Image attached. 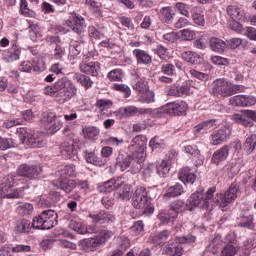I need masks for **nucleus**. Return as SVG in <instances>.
<instances>
[{"label": "nucleus", "mask_w": 256, "mask_h": 256, "mask_svg": "<svg viewBox=\"0 0 256 256\" xmlns=\"http://www.w3.org/2000/svg\"><path fill=\"white\" fill-rule=\"evenodd\" d=\"M239 183L233 182L224 194H216V203L222 208L233 203L237 197H239Z\"/></svg>", "instance_id": "nucleus-9"}, {"label": "nucleus", "mask_w": 256, "mask_h": 256, "mask_svg": "<svg viewBox=\"0 0 256 256\" xmlns=\"http://www.w3.org/2000/svg\"><path fill=\"white\" fill-rule=\"evenodd\" d=\"M215 187L209 188L204 194L203 191L194 192L189 199V207L195 209L199 207L200 209H209L210 205L213 203V198L215 197Z\"/></svg>", "instance_id": "nucleus-5"}, {"label": "nucleus", "mask_w": 256, "mask_h": 256, "mask_svg": "<svg viewBox=\"0 0 256 256\" xmlns=\"http://www.w3.org/2000/svg\"><path fill=\"white\" fill-rule=\"evenodd\" d=\"M15 231L17 233H29L31 231V221L20 219L16 222Z\"/></svg>", "instance_id": "nucleus-45"}, {"label": "nucleus", "mask_w": 256, "mask_h": 256, "mask_svg": "<svg viewBox=\"0 0 256 256\" xmlns=\"http://www.w3.org/2000/svg\"><path fill=\"white\" fill-rule=\"evenodd\" d=\"M183 211H193V206L185 204L182 200H176L170 204L169 216L171 219H177Z\"/></svg>", "instance_id": "nucleus-18"}, {"label": "nucleus", "mask_w": 256, "mask_h": 256, "mask_svg": "<svg viewBox=\"0 0 256 256\" xmlns=\"http://www.w3.org/2000/svg\"><path fill=\"white\" fill-rule=\"evenodd\" d=\"M72 79L80 83L85 89H91V87H93V80H91V77L88 75L77 72L73 74Z\"/></svg>", "instance_id": "nucleus-39"}, {"label": "nucleus", "mask_w": 256, "mask_h": 256, "mask_svg": "<svg viewBox=\"0 0 256 256\" xmlns=\"http://www.w3.org/2000/svg\"><path fill=\"white\" fill-rule=\"evenodd\" d=\"M230 151V145H224L219 149L215 150L211 157V163L216 166L221 165V163L227 161V159L229 158Z\"/></svg>", "instance_id": "nucleus-19"}, {"label": "nucleus", "mask_w": 256, "mask_h": 256, "mask_svg": "<svg viewBox=\"0 0 256 256\" xmlns=\"http://www.w3.org/2000/svg\"><path fill=\"white\" fill-rule=\"evenodd\" d=\"M133 89H135V91L138 93H145L149 90V86H147V80L144 78H139L133 85Z\"/></svg>", "instance_id": "nucleus-53"}, {"label": "nucleus", "mask_w": 256, "mask_h": 256, "mask_svg": "<svg viewBox=\"0 0 256 256\" xmlns=\"http://www.w3.org/2000/svg\"><path fill=\"white\" fill-rule=\"evenodd\" d=\"M53 55L54 59H63V57H65V47L61 44H56Z\"/></svg>", "instance_id": "nucleus-64"}, {"label": "nucleus", "mask_w": 256, "mask_h": 256, "mask_svg": "<svg viewBox=\"0 0 256 256\" xmlns=\"http://www.w3.org/2000/svg\"><path fill=\"white\" fill-rule=\"evenodd\" d=\"M187 103L183 101L168 103L160 110H157V116L161 117L160 113H168L169 115H183L187 111Z\"/></svg>", "instance_id": "nucleus-13"}, {"label": "nucleus", "mask_w": 256, "mask_h": 256, "mask_svg": "<svg viewBox=\"0 0 256 256\" xmlns=\"http://www.w3.org/2000/svg\"><path fill=\"white\" fill-rule=\"evenodd\" d=\"M108 79L110 81H121L123 79V70L114 69L108 73Z\"/></svg>", "instance_id": "nucleus-61"}, {"label": "nucleus", "mask_w": 256, "mask_h": 256, "mask_svg": "<svg viewBox=\"0 0 256 256\" xmlns=\"http://www.w3.org/2000/svg\"><path fill=\"white\" fill-rule=\"evenodd\" d=\"M89 218L92 220V225L86 226V233H99L97 231V223L104 225L105 223H115V217L113 214L101 211L99 213H90Z\"/></svg>", "instance_id": "nucleus-8"}, {"label": "nucleus", "mask_w": 256, "mask_h": 256, "mask_svg": "<svg viewBox=\"0 0 256 256\" xmlns=\"http://www.w3.org/2000/svg\"><path fill=\"white\" fill-rule=\"evenodd\" d=\"M42 121L43 123H47L46 128L51 135H54V133H57V131H60L61 127H63V115L61 114L44 112L42 114Z\"/></svg>", "instance_id": "nucleus-10"}, {"label": "nucleus", "mask_w": 256, "mask_h": 256, "mask_svg": "<svg viewBox=\"0 0 256 256\" xmlns=\"http://www.w3.org/2000/svg\"><path fill=\"white\" fill-rule=\"evenodd\" d=\"M228 244L223 248L221 256H235L239 251V243L235 238V233H230L226 236Z\"/></svg>", "instance_id": "nucleus-17"}, {"label": "nucleus", "mask_w": 256, "mask_h": 256, "mask_svg": "<svg viewBox=\"0 0 256 256\" xmlns=\"http://www.w3.org/2000/svg\"><path fill=\"white\" fill-rule=\"evenodd\" d=\"M70 229L75 231L79 235H86L87 234V225L83 222H77L75 220L70 221L69 224Z\"/></svg>", "instance_id": "nucleus-48"}, {"label": "nucleus", "mask_w": 256, "mask_h": 256, "mask_svg": "<svg viewBox=\"0 0 256 256\" xmlns=\"http://www.w3.org/2000/svg\"><path fill=\"white\" fill-rule=\"evenodd\" d=\"M158 17L162 23H166V25H171L173 23V20L175 19V11H173V8L171 6H165L162 7L159 10Z\"/></svg>", "instance_id": "nucleus-27"}, {"label": "nucleus", "mask_w": 256, "mask_h": 256, "mask_svg": "<svg viewBox=\"0 0 256 256\" xmlns=\"http://www.w3.org/2000/svg\"><path fill=\"white\" fill-rule=\"evenodd\" d=\"M188 73L193 79H198V81H209V74L195 70V68H190Z\"/></svg>", "instance_id": "nucleus-51"}, {"label": "nucleus", "mask_w": 256, "mask_h": 256, "mask_svg": "<svg viewBox=\"0 0 256 256\" xmlns=\"http://www.w3.org/2000/svg\"><path fill=\"white\" fill-rule=\"evenodd\" d=\"M32 69L35 73H43L46 69L43 58H35L32 62Z\"/></svg>", "instance_id": "nucleus-54"}, {"label": "nucleus", "mask_w": 256, "mask_h": 256, "mask_svg": "<svg viewBox=\"0 0 256 256\" xmlns=\"http://www.w3.org/2000/svg\"><path fill=\"white\" fill-rule=\"evenodd\" d=\"M85 5L90 7L96 17H103V5L101 3L95 2L94 0H85Z\"/></svg>", "instance_id": "nucleus-46"}, {"label": "nucleus", "mask_w": 256, "mask_h": 256, "mask_svg": "<svg viewBox=\"0 0 256 256\" xmlns=\"http://www.w3.org/2000/svg\"><path fill=\"white\" fill-rule=\"evenodd\" d=\"M101 242L95 235L94 238H85L78 242V246L82 248L83 251H95L98 247H101Z\"/></svg>", "instance_id": "nucleus-25"}, {"label": "nucleus", "mask_w": 256, "mask_h": 256, "mask_svg": "<svg viewBox=\"0 0 256 256\" xmlns=\"http://www.w3.org/2000/svg\"><path fill=\"white\" fill-rule=\"evenodd\" d=\"M192 19L196 25L205 27V12L203 8L195 6L192 8Z\"/></svg>", "instance_id": "nucleus-36"}, {"label": "nucleus", "mask_w": 256, "mask_h": 256, "mask_svg": "<svg viewBox=\"0 0 256 256\" xmlns=\"http://www.w3.org/2000/svg\"><path fill=\"white\" fill-rule=\"evenodd\" d=\"M61 154L64 159H73L77 155V144L75 140H69L61 145Z\"/></svg>", "instance_id": "nucleus-24"}, {"label": "nucleus", "mask_w": 256, "mask_h": 256, "mask_svg": "<svg viewBox=\"0 0 256 256\" xmlns=\"http://www.w3.org/2000/svg\"><path fill=\"white\" fill-rule=\"evenodd\" d=\"M116 189H118L117 195L121 201H129L131 199V185L123 184L120 181V186Z\"/></svg>", "instance_id": "nucleus-41"}, {"label": "nucleus", "mask_w": 256, "mask_h": 256, "mask_svg": "<svg viewBox=\"0 0 256 256\" xmlns=\"http://www.w3.org/2000/svg\"><path fill=\"white\" fill-rule=\"evenodd\" d=\"M155 191H157V189L150 188L147 190V188L143 186L136 188L132 197L133 207L142 210L144 215H153L155 207L151 204V199L156 197V194H153Z\"/></svg>", "instance_id": "nucleus-2"}, {"label": "nucleus", "mask_w": 256, "mask_h": 256, "mask_svg": "<svg viewBox=\"0 0 256 256\" xmlns=\"http://www.w3.org/2000/svg\"><path fill=\"white\" fill-rule=\"evenodd\" d=\"M132 53L138 65H151L153 63V57L145 50L134 49Z\"/></svg>", "instance_id": "nucleus-28"}, {"label": "nucleus", "mask_w": 256, "mask_h": 256, "mask_svg": "<svg viewBox=\"0 0 256 256\" xmlns=\"http://www.w3.org/2000/svg\"><path fill=\"white\" fill-rule=\"evenodd\" d=\"M230 103L236 107H253L256 97L253 95H236L230 98Z\"/></svg>", "instance_id": "nucleus-20"}, {"label": "nucleus", "mask_w": 256, "mask_h": 256, "mask_svg": "<svg viewBox=\"0 0 256 256\" xmlns=\"http://www.w3.org/2000/svg\"><path fill=\"white\" fill-rule=\"evenodd\" d=\"M169 162L162 160V162L156 166V171L159 177H167L169 175Z\"/></svg>", "instance_id": "nucleus-52"}, {"label": "nucleus", "mask_w": 256, "mask_h": 256, "mask_svg": "<svg viewBox=\"0 0 256 256\" xmlns=\"http://www.w3.org/2000/svg\"><path fill=\"white\" fill-rule=\"evenodd\" d=\"M23 183V179L19 178V175L10 174L3 179L2 187H13V185H19Z\"/></svg>", "instance_id": "nucleus-47"}, {"label": "nucleus", "mask_w": 256, "mask_h": 256, "mask_svg": "<svg viewBox=\"0 0 256 256\" xmlns=\"http://www.w3.org/2000/svg\"><path fill=\"white\" fill-rule=\"evenodd\" d=\"M84 159L86 163H90L91 165H95L96 167H105L107 164V160L98 157L95 155V152H90L89 150L84 151Z\"/></svg>", "instance_id": "nucleus-30"}, {"label": "nucleus", "mask_w": 256, "mask_h": 256, "mask_svg": "<svg viewBox=\"0 0 256 256\" xmlns=\"http://www.w3.org/2000/svg\"><path fill=\"white\" fill-rule=\"evenodd\" d=\"M178 177L179 180L182 181V183H190L191 185H193L195 183V179H197V176L193 172H191V169H189V167L182 168L179 171Z\"/></svg>", "instance_id": "nucleus-34"}, {"label": "nucleus", "mask_w": 256, "mask_h": 256, "mask_svg": "<svg viewBox=\"0 0 256 256\" xmlns=\"http://www.w3.org/2000/svg\"><path fill=\"white\" fill-rule=\"evenodd\" d=\"M197 241V237L193 234H188L186 236L176 237L175 242L169 240L166 244L164 251L167 255L170 256H181L183 255V246L182 245H193Z\"/></svg>", "instance_id": "nucleus-3"}, {"label": "nucleus", "mask_w": 256, "mask_h": 256, "mask_svg": "<svg viewBox=\"0 0 256 256\" xmlns=\"http://www.w3.org/2000/svg\"><path fill=\"white\" fill-rule=\"evenodd\" d=\"M169 237H171V231L163 230L158 234L152 236L151 242L156 247H163V245H165V242L167 241V239H169Z\"/></svg>", "instance_id": "nucleus-35"}, {"label": "nucleus", "mask_w": 256, "mask_h": 256, "mask_svg": "<svg viewBox=\"0 0 256 256\" xmlns=\"http://www.w3.org/2000/svg\"><path fill=\"white\" fill-rule=\"evenodd\" d=\"M41 169L37 166L22 164L17 170V175L19 179L22 177H28V179H35L39 175Z\"/></svg>", "instance_id": "nucleus-21"}, {"label": "nucleus", "mask_w": 256, "mask_h": 256, "mask_svg": "<svg viewBox=\"0 0 256 256\" xmlns=\"http://www.w3.org/2000/svg\"><path fill=\"white\" fill-rule=\"evenodd\" d=\"M21 58V48L17 45H13L10 49L4 51L3 59L6 63H13V61H19Z\"/></svg>", "instance_id": "nucleus-29"}, {"label": "nucleus", "mask_w": 256, "mask_h": 256, "mask_svg": "<svg viewBox=\"0 0 256 256\" xmlns=\"http://www.w3.org/2000/svg\"><path fill=\"white\" fill-rule=\"evenodd\" d=\"M17 213L19 215H31L33 213V204L27 202H21L18 207L16 208Z\"/></svg>", "instance_id": "nucleus-49"}, {"label": "nucleus", "mask_w": 256, "mask_h": 256, "mask_svg": "<svg viewBox=\"0 0 256 256\" xmlns=\"http://www.w3.org/2000/svg\"><path fill=\"white\" fill-rule=\"evenodd\" d=\"M226 12H227V15H229V17L233 19V21L243 19L245 15V12H243V10H241V8H239V6L237 5L227 6Z\"/></svg>", "instance_id": "nucleus-42"}, {"label": "nucleus", "mask_w": 256, "mask_h": 256, "mask_svg": "<svg viewBox=\"0 0 256 256\" xmlns=\"http://www.w3.org/2000/svg\"><path fill=\"white\" fill-rule=\"evenodd\" d=\"M229 81L225 78H218L212 83V92L215 95H221L222 97H228L229 94Z\"/></svg>", "instance_id": "nucleus-22"}, {"label": "nucleus", "mask_w": 256, "mask_h": 256, "mask_svg": "<svg viewBox=\"0 0 256 256\" xmlns=\"http://www.w3.org/2000/svg\"><path fill=\"white\" fill-rule=\"evenodd\" d=\"M121 186V179H110L98 186L99 193H111L114 189H119Z\"/></svg>", "instance_id": "nucleus-32"}, {"label": "nucleus", "mask_w": 256, "mask_h": 256, "mask_svg": "<svg viewBox=\"0 0 256 256\" xmlns=\"http://www.w3.org/2000/svg\"><path fill=\"white\" fill-rule=\"evenodd\" d=\"M174 9L177 10V12L180 15H183L184 17H191V14L189 13V6L186 3L183 2H177L174 5Z\"/></svg>", "instance_id": "nucleus-55"}, {"label": "nucleus", "mask_w": 256, "mask_h": 256, "mask_svg": "<svg viewBox=\"0 0 256 256\" xmlns=\"http://www.w3.org/2000/svg\"><path fill=\"white\" fill-rule=\"evenodd\" d=\"M83 131L86 139H95L99 135V129L95 126L86 127Z\"/></svg>", "instance_id": "nucleus-58"}, {"label": "nucleus", "mask_w": 256, "mask_h": 256, "mask_svg": "<svg viewBox=\"0 0 256 256\" xmlns=\"http://www.w3.org/2000/svg\"><path fill=\"white\" fill-rule=\"evenodd\" d=\"M183 193H185L183 185H181L180 183H176L174 186H171L167 189L166 193L164 194V197L166 199H172L175 197H179L180 195H183Z\"/></svg>", "instance_id": "nucleus-38"}, {"label": "nucleus", "mask_w": 256, "mask_h": 256, "mask_svg": "<svg viewBox=\"0 0 256 256\" xmlns=\"http://www.w3.org/2000/svg\"><path fill=\"white\" fill-rule=\"evenodd\" d=\"M21 192L19 189H13V186H2L0 188V199H19Z\"/></svg>", "instance_id": "nucleus-33"}, {"label": "nucleus", "mask_w": 256, "mask_h": 256, "mask_svg": "<svg viewBox=\"0 0 256 256\" xmlns=\"http://www.w3.org/2000/svg\"><path fill=\"white\" fill-rule=\"evenodd\" d=\"M55 91H57L56 101L60 105L71 101L73 97H77V86L67 77H63L55 82L53 88L46 86L44 89L45 95H50L51 97L55 96Z\"/></svg>", "instance_id": "nucleus-1"}, {"label": "nucleus", "mask_w": 256, "mask_h": 256, "mask_svg": "<svg viewBox=\"0 0 256 256\" xmlns=\"http://www.w3.org/2000/svg\"><path fill=\"white\" fill-rule=\"evenodd\" d=\"M178 93L180 97H183V95H189V93H191V81L187 80L181 86H179Z\"/></svg>", "instance_id": "nucleus-60"}, {"label": "nucleus", "mask_w": 256, "mask_h": 256, "mask_svg": "<svg viewBox=\"0 0 256 256\" xmlns=\"http://www.w3.org/2000/svg\"><path fill=\"white\" fill-rule=\"evenodd\" d=\"M149 147L152 151H155V149H161L162 147H165V141H163L159 136H155L150 140Z\"/></svg>", "instance_id": "nucleus-57"}, {"label": "nucleus", "mask_w": 256, "mask_h": 256, "mask_svg": "<svg viewBox=\"0 0 256 256\" xmlns=\"http://www.w3.org/2000/svg\"><path fill=\"white\" fill-rule=\"evenodd\" d=\"M256 149V135L250 134L246 137L244 142V151L247 155H251Z\"/></svg>", "instance_id": "nucleus-44"}, {"label": "nucleus", "mask_w": 256, "mask_h": 256, "mask_svg": "<svg viewBox=\"0 0 256 256\" xmlns=\"http://www.w3.org/2000/svg\"><path fill=\"white\" fill-rule=\"evenodd\" d=\"M233 121L244 125V127H253V121H256V112L253 110H244L241 114L232 115Z\"/></svg>", "instance_id": "nucleus-14"}, {"label": "nucleus", "mask_w": 256, "mask_h": 256, "mask_svg": "<svg viewBox=\"0 0 256 256\" xmlns=\"http://www.w3.org/2000/svg\"><path fill=\"white\" fill-rule=\"evenodd\" d=\"M131 165H134L131 155L123 153L118 154L116 158V166L119 167L121 171H127Z\"/></svg>", "instance_id": "nucleus-31"}, {"label": "nucleus", "mask_w": 256, "mask_h": 256, "mask_svg": "<svg viewBox=\"0 0 256 256\" xmlns=\"http://www.w3.org/2000/svg\"><path fill=\"white\" fill-rule=\"evenodd\" d=\"M60 179H67L69 177H77V167L74 164H68L59 171Z\"/></svg>", "instance_id": "nucleus-43"}, {"label": "nucleus", "mask_w": 256, "mask_h": 256, "mask_svg": "<svg viewBox=\"0 0 256 256\" xmlns=\"http://www.w3.org/2000/svg\"><path fill=\"white\" fill-rule=\"evenodd\" d=\"M15 147V140L12 138H3L0 136V149L1 151H7V149H12Z\"/></svg>", "instance_id": "nucleus-56"}, {"label": "nucleus", "mask_w": 256, "mask_h": 256, "mask_svg": "<svg viewBox=\"0 0 256 256\" xmlns=\"http://www.w3.org/2000/svg\"><path fill=\"white\" fill-rule=\"evenodd\" d=\"M231 137V129L228 127H223L218 130L212 132L209 137L210 145H221V143H225Z\"/></svg>", "instance_id": "nucleus-16"}, {"label": "nucleus", "mask_w": 256, "mask_h": 256, "mask_svg": "<svg viewBox=\"0 0 256 256\" xmlns=\"http://www.w3.org/2000/svg\"><path fill=\"white\" fill-rule=\"evenodd\" d=\"M180 57L190 65H199L201 63V56L193 51H184L180 54Z\"/></svg>", "instance_id": "nucleus-37"}, {"label": "nucleus", "mask_w": 256, "mask_h": 256, "mask_svg": "<svg viewBox=\"0 0 256 256\" xmlns=\"http://www.w3.org/2000/svg\"><path fill=\"white\" fill-rule=\"evenodd\" d=\"M99 111H107V109H111L113 107V102L107 99L98 100L96 103Z\"/></svg>", "instance_id": "nucleus-62"}, {"label": "nucleus", "mask_w": 256, "mask_h": 256, "mask_svg": "<svg viewBox=\"0 0 256 256\" xmlns=\"http://www.w3.org/2000/svg\"><path fill=\"white\" fill-rule=\"evenodd\" d=\"M91 56L85 54L82 58V62L79 64V69L84 75H91L97 77L101 73V63L89 61Z\"/></svg>", "instance_id": "nucleus-11"}, {"label": "nucleus", "mask_w": 256, "mask_h": 256, "mask_svg": "<svg viewBox=\"0 0 256 256\" xmlns=\"http://www.w3.org/2000/svg\"><path fill=\"white\" fill-rule=\"evenodd\" d=\"M184 151L188 155H191V157H196V159H199V157H201V152L199 151V148H197V146H184Z\"/></svg>", "instance_id": "nucleus-59"}, {"label": "nucleus", "mask_w": 256, "mask_h": 256, "mask_svg": "<svg viewBox=\"0 0 256 256\" xmlns=\"http://www.w3.org/2000/svg\"><path fill=\"white\" fill-rule=\"evenodd\" d=\"M66 25H68V27H70L72 31H74V33L81 35L79 43L83 45L85 43V40L83 39V34L87 29V22L85 21V18L79 14H75L74 21L68 20L66 21Z\"/></svg>", "instance_id": "nucleus-12"}, {"label": "nucleus", "mask_w": 256, "mask_h": 256, "mask_svg": "<svg viewBox=\"0 0 256 256\" xmlns=\"http://www.w3.org/2000/svg\"><path fill=\"white\" fill-rule=\"evenodd\" d=\"M57 225V214L53 210H44L39 216L34 217L32 227L34 229H53Z\"/></svg>", "instance_id": "nucleus-7"}, {"label": "nucleus", "mask_w": 256, "mask_h": 256, "mask_svg": "<svg viewBox=\"0 0 256 256\" xmlns=\"http://www.w3.org/2000/svg\"><path fill=\"white\" fill-rule=\"evenodd\" d=\"M96 237L98 238V241H100L102 245H105V243H107V241H109V239L113 237V231L102 229L98 231Z\"/></svg>", "instance_id": "nucleus-50"}, {"label": "nucleus", "mask_w": 256, "mask_h": 256, "mask_svg": "<svg viewBox=\"0 0 256 256\" xmlns=\"http://www.w3.org/2000/svg\"><path fill=\"white\" fill-rule=\"evenodd\" d=\"M119 113L123 117H133V115H150L155 117V111L151 108H137L135 106H126L119 109Z\"/></svg>", "instance_id": "nucleus-15"}, {"label": "nucleus", "mask_w": 256, "mask_h": 256, "mask_svg": "<svg viewBox=\"0 0 256 256\" xmlns=\"http://www.w3.org/2000/svg\"><path fill=\"white\" fill-rule=\"evenodd\" d=\"M213 129H217V121L216 120H206L194 128V135H205L209 133V131H213Z\"/></svg>", "instance_id": "nucleus-23"}, {"label": "nucleus", "mask_w": 256, "mask_h": 256, "mask_svg": "<svg viewBox=\"0 0 256 256\" xmlns=\"http://www.w3.org/2000/svg\"><path fill=\"white\" fill-rule=\"evenodd\" d=\"M17 133L20 141H22V145H24L26 149H36L37 147L45 146V140L42 134H36L31 129L27 128H18Z\"/></svg>", "instance_id": "nucleus-4"}, {"label": "nucleus", "mask_w": 256, "mask_h": 256, "mask_svg": "<svg viewBox=\"0 0 256 256\" xmlns=\"http://www.w3.org/2000/svg\"><path fill=\"white\" fill-rule=\"evenodd\" d=\"M147 148V140L143 136H136L128 147L133 163L141 165L145 161V149Z\"/></svg>", "instance_id": "nucleus-6"}, {"label": "nucleus", "mask_w": 256, "mask_h": 256, "mask_svg": "<svg viewBox=\"0 0 256 256\" xmlns=\"http://www.w3.org/2000/svg\"><path fill=\"white\" fill-rule=\"evenodd\" d=\"M113 89H115V91H120V93H123L125 97H129L131 95V88L125 84H114Z\"/></svg>", "instance_id": "nucleus-63"}, {"label": "nucleus", "mask_w": 256, "mask_h": 256, "mask_svg": "<svg viewBox=\"0 0 256 256\" xmlns=\"http://www.w3.org/2000/svg\"><path fill=\"white\" fill-rule=\"evenodd\" d=\"M209 45L210 49L215 53H223L227 48V43H225V41L215 37L210 38Z\"/></svg>", "instance_id": "nucleus-40"}, {"label": "nucleus", "mask_w": 256, "mask_h": 256, "mask_svg": "<svg viewBox=\"0 0 256 256\" xmlns=\"http://www.w3.org/2000/svg\"><path fill=\"white\" fill-rule=\"evenodd\" d=\"M53 185L64 191L67 195L69 193H73L74 189H76V182L72 179L60 178L57 183L53 182Z\"/></svg>", "instance_id": "nucleus-26"}]
</instances>
